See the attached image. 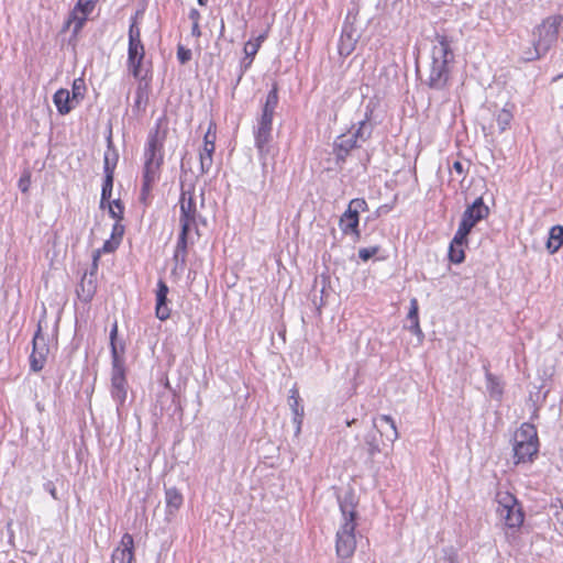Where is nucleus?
<instances>
[{
	"label": "nucleus",
	"instance_id": "obj_59",
	"mask_svg": "<svg viewBox=\"0 0 563 563\" xmlns=\"http://www.w3.org/2000/svg\"><path fill=\"white\" fill-rule=\"evenodd\" d=\"M197 1L202 7H205L207 4V2H208V0H197Z\"/></svg>",
	"mask_w": 563,
	"mask_h": 563
},
{
	"label": "nucleus",
	"instance_id": "obj_19",
	"mask_svg": "<svg viewBox=\"0 0 563 563\" xmlns=\"http://www.w3.org/2000/svg\"><path fill=\"white\" fill-rule=\"evenodd\" d=\"M54 104L59 114L65 115L69 113L77 104L71 100L70 92L67 89L60 88L53 96Z\"/></svg>",
	"mask_w": 563,
	"mask_h": 563
},
{
	"label": "nucleus",
	"instance_id": "obj_7",
	"mask_svg": "<svg viewBox=\"0 0 563 563\" xmlns=\"http://www.w3.org/2000/svg\"><path fill=\"white\" fill-rule=\"evenodd\" d=\"M111 397L117 402V410L124 405L128 395V382L125 377L124 357L113 349L111 371Z\"/></svg>",
	"mask_w": 563,
	"mask_h": 563
},
{
	"label": "nucleus",
	"instance_id": "obj_12",
	"mask_svg": "<svg viewBox=\"0 0 563 563\" xmlns=\"http://www.w3.org/2000/svg\"><path fill=\"white\" fill-rule=\"evenodd\" d=\"M96 272L97 269H95L92 266L89 273H85L77 288V295L79 299L86 303L92 300L97 290Z\"/></svg>",
	"mask_w": 563,
	"mask_h": 563
},
{
	"label": "nucleus",
	"instance_id": "obj_36",
	"mask_svg": "<svg viewBox=\"0 0 563 563\" xmlns=\"http://www.w3.org/2000/svg\"><path fill=\"white\" fill-rule=\"evenodd\" d=\"M212 155H213V153L209 152V150L199 152V162H200L199 175H205L210 172L212 164H213Z\"/></svg>",
	"mask_w": 563,
	"mask_h": 563
},
{
	"label": "nucleus",
	"instance_id": "obj_61",
	"mask_svg": "<svg viewBox=\"0 0 563 563\" xmlns=\"http://www.w3.org/2000/svg\"><path fill=\"white\" fill-rule=\"evenodd\" d=\"M538 417V410H534L533 412V416H532V419L537 418Z\"/></svg>",
	"mask_w": 563,
	"mask_h": 563
},
{
	"label": "nucleus",
	"instance_id": "obj_3",
	"mask_svg": "<svg viewBox=\"0 0 563 563\" xmlns=\"http://www.w3.org/2000/svg\"><path fill=\"white\" fill-rule=\"evenodd\" d=\"M338 500L344 522L336 532V553L340 558L347 559L352 556L356 547L354 534L356 527L354 495L347 492L343 496H339Z\"/></svg>",
	"mask_w": 563,
	"mask_h": 563
},
{
	"label": "nucleus",
	"instance_id": "obj_13",
	"mask_svg": "<svg viewBox=\"0 0 563 563\" xmlns=\"http://www.w3.org/2000/svg\"><path fill=\"white\" fill-rule=\"evenodd\" d=\"M355 147H357V140L352 133L339 135L333 144L336 162H345L349 153Z\"/></svg>",
	"mask_w": 563,
	"mask_h": 563
},
{
	"label": "nucleus",
	"instance_id": "obj_35",
	"mask_svg": "<svg viewBox=\"0 0 563 563\" xmlns=\"http://www.w3.org/2000/svg\"><path fill=\"white\" fill-rule=\"evenodd\" d=\"M110 214L115 220V222L112 227V232H111L110 239L115 240L120 243L122 240V236L124 234V225L121 223V221L123 220V213H110Z\"/></svg>",
	"mask_w": 563,
	"mask_h": 563
},
{
	"label": "nucleus",
	"instance_id": "obj_1",
	"mask_svg": "<svg viewBox=\"0 0 563 563\" xmlns=\"http://www.w3.org/2000/svg\"><path fill=\"white\" fill-rule=\"evenodd\" d=\"M451 44L446 35L435 34L431 48V63L423 80L430 89L443 90L449 84L451 63L454 60Z\"/></svg>",
	"mask_w": 563,
	"mask_h": 563
},
{
	"label": "nucleus",
	"instance_id": "obj_40",
	"mask_svg": "<svg viewBox=\"0 0 563 563\" xmlns=\"http://www.w3.org/2000/svg\"><path fill=\"white\" fill-rule=\"evenodd\" d=\"M264 35H260L254 42L249 41L244 45V53L246 58L253 59V57L257 54L262 42L264 41Z\"/></svg>",
	"mask_w": 563,
	"mask_h": 563
},
{
	"label": "nucleus",
	"instance_id": "obj_18",
	"mask_svg": "<svg viewBox=\"0 0 563 563\" xmlns=\"http://www.w3.org/2000/svg\"><path fill=\"white\" fill-rule=\"evenodd\" d=\"M113 188V176L112 175H106L104 180L102 184V191H101V199H100V208L104 210L108 208V211H113L112 205H114L120 210L123 208L120 205L119 199H114L113 201H110L111 194Z\"/></svg>",
	"mask_w": 563,
	"mask_h": 563
},
{
	"label": "nucleus",
	"instance_id": "obj_32",
	"mask_svg": "<svg viewBox=\"0 0 563 563\" xmlns=\"http://www.w3.org/2000/svg\"><path fill=\"white\" fill-rule=\"evenodd\" d=\"M86 86L82 78H77L73 82L71 87V100L75 102V104H79L80 101L85 97Z\"/></svg>",
	"mask_w": 563,
	"mask_h": 563
},
{
	"label": "nucleus",
	"instance_id": "obj_42",
	"mask_svg": "<svg viewBox=\"0 0 563 563\" xmlns=\"http://www.w3.org/2000/svg\"><path fill=\"white\" fill-rule=\"evenodd\" d=\"M187 255V236L179 235L174 257L176 261L185 262Z\"/></svg>",
	"mask_w": 563,
	"mask_h": 563
},
{
	"label": "nucleus",
	"instance_id": "obj_38",
	"mask_svg": "<svg viewBox=\"0 0 563 563\" xmlns=\"http://www.w3.org/2000/svg\"><path fill=\"white\" fill-rule=\"evenodd\" d=\"M148 99V85L140 82L135 91V108L140 109Z\"/></svg>",
	"mask_w": 563,
	"mask_h": 563
},
{
	"label": "nucleus",
	"instance_id": "obj_5",
	"mask_svg": "<svg viewBox=\"0 0 563 563\" xmlns=\"http://www.w3.org/2000/svg\"><path fill=\"white\" fill-rule=\"evenodd\" d=\"M165 139L166 131L161 130L159 124H156L155 129L150 131L144 151L143 174L161 175V166L164 161L163 147Z\"/></svg>",
	"mask_w": 563,
	"mask_h": 563
},
{
	"label": "nucleus",
	"instance_id": "obj_26",
	"mask_svg": "<svg viewBox=\"0 0 563 563\" xmlns=\"http://www.w3.org/2000/svg\"><path fill=\"white\" fill-rule=\"evenodd\" d=\"M165 500L169 512H174L183 505V495L175 487L167 488L165 492Z\"/></svg>",
	"mask_w": 563,
	"mask_h": 563
},
{
	"label": "nucleus",
	"instance_id": "obj_25",
	"mask_svg": "<svg viewBox=\"0 0 563 563\" xmlns=\"http://www.w3.org/2000/svg\"><path fill=\"white\" fill-rule=\"evenodd\" d=\"M486 369V388L490 395V397L495 399H500L504 393L503 385L499 378L493 375L487 368Z\"/></svg>",
	"mask_w": 563,
	"mask_h": 563
},
{
	"label": "nucleus",
	"instance_id": "obj_16",
	"mask_svg": "<svg viewBox=\"0 0 563 563\" xmlns=\"http://www.w3.org/2000/svg\"><path fill=\"white\" fill-rule=\"evenodd\" d=\"M158 179L159 176L143 174L141 190L139 195V201L142 203L143 208L151 206L153 200V188Z\"/></svg>",
	"mask_w": 563,
	"mask_h": 563
},
{
	"label": "nucleus",
	"instance_id": "obj_17",
	"mask_svg": "<svg viewBox=\"0 0 563 563\" xmlns=\"http://www.w3.org/2000/svg\"><path fill=\"white\" fill-rule=\"evenodd\" d=\"M278 89L274 85L272 90L267 93L265 102L263 104L262 114L257 119L258 121L273 122L275 110L278 106Z\"/></svg>",
	"mask_w": 563,
	"mask_h": 563
},
{
	"label": "nucleus",
	"instance_id": "obj_10",
	"mask_svg": "<svg viewBox=\"0 0 563 563\" xmlns=\"http://www.w3.org/2000/svg\"><path fill=\"white\" fill-rule=\"evenodd\" d=\"M487 214L488 213H464L454 235V244H467V235L476 223L485 219Z\"/></svg>",
	"mask_w": 563,
	"mask_h": 563
},
{
	"label": "nucleus",
	"instance_id": "obj_9",
	"mask_svg": "<svg viewBox=\"0 0 563 563\" xmlns=\"http://www.w3.org/2000/svg\"><path fill=\"white\" fill-rule=\"evenodd\" d=\"M273 122L258 121L254 128L255 147L261 159H266L271 154V143L273 140Z\"/></svg>",
	"mask_w": 563,
	"mask_h": 563
},
{
	"label": "nucleus",
	"instance_id": "obj_54",
	"mask_svg": "<svg viewBox=\"0 0 563 563\" xmlns=\"http://www.w3.org/2000/svg\"><path fill=\"white\" fill-rule=\"evenodd\" d=\"M409 331L416 335H423L422 330L420 328L419 319L415 321H410V325L408 327Z\"/></svg>",
	"mask_w": 563,
	"mask_h": 563
},
{
	"label": "nucleus",
	"instance_id": "obj_43",
	"mask_svg": "<svg viewBox=\"0 0 563 563\" xmlns=\"http://www.w3.org/2000/svg\"><path fill=\"white\" fill-rule=\"evenodd\" d=\"M365 443L367 446V453L371 457L380 452L379 444L375 434H367L365 438Z\"/></svg>",
	"mask_w": 563,
	"mask_h": 563
},
{
	"label": "nucleus",
	"instance_id": "obj_24",
	"mask_svg": "<svg viewBox=\"0 0 563 563\" xmlns=\"http://www.w3.org/2000/svg\"><path fill=\"white\" fill-rule=\"evenodd\" d=\"M563 245V227L554 225L551 228L549 232V239L547 243V249L551 254H554L560 250Z\"/></svg>",
	"mask_w": 563,
	"mask_h": 563
},
{
	"label": "nucleus",
	"instance_id": "obj_57",
	"mask_svg": "<svg viewBox=\"0 0 563 563\" xmlns=\"http://www.w3.org/2000/svg\"><path fill=\"white\" fill-rule=\"evenodd\" d=\"M252 60L253 59L250 58L247 62H243V64L241 65V73L239 75L238 81L241 80V78L244 75V73L246 71V69L251 66Z\"/></svg>",
	"mask_w": 563,
	"mask_h": 563
},
{
	"label": "nucleus",
	"instance_id": "obj_4",
	"mask_svg": "<svg viewBox=\"0 0 563 563\" xmlns=\"http://www.w3.org/2000/svg\"><path fill=\"white\" fill-rule=\"evenodd\" d=\"M515 464L532 462L539 452L537 429L532 423L523 422L514 438Z\"/></svg>",
	"mask_w": 563,
	"mask_h": 563
},
{
	"label": "nucleus",
	"instance_id": "obj_11",
	"mask_svg": "<svg viewBox=\"0 0 563 563\" xmlns=\"http://www.w3.org/2000/svg\"><path fill=\"white\" fill-rule=\"evenodd\" d=\"M145 49L142 41H129L128 48V66L133 77L139 78L141 74V65L144 59Z\"/></svg>",
	"mask_w": 563,
	"mask_h": 563
},
{
	"label": "nucleus",
	"instance_id": "obj_6",
	"mask_svg": "<svg viewBox=\"0 0 563 563\" xmlns=\"http://www.w3.org/2000/svg\"><path fill=\"white\" fill-rule=\"evenodd\" d=\"M498 504L497 512L508 528H519L525 519L523 511L517 498L508 492H498L496 495Z\"/></svg>",
	"mask_w": 563,
	"mask_h": 563
},
{
	"label": "nucleus",
	"instance_id": "obj_55",
	"mask_svg": "<svg viewBox=\"0 0 563 563\" xmlns=\"http://www.w3.org/2000/svg\"><path fill=\"white\" fill-rule=\"evenodd\" d=\"M444 563H457L456 553L452 550L445 552Z\"/></svg>",
	"mask_w": 563,
	"mask_h": 563
},
{
	"label": "nucleus",
	"instance_id": "obj_22",
	"mask_svg": "<svg viewBox=\"0 0 563 563\" xmlns=\"http://www.w3.org/2000/svg\"><path fill=\"white\" fill-rule=\"evenodd\" d=\"M379 421L387 426L386 430L383 427H378L376 424V420H374V427L377 428V431L384 435L388 441L395 442L399 438V433L395 423V420L388 415H382L379 417Z\"/></svg>",
	"mask_w": 563,
	"mask_h": 563
},
{
	"label": "nucleus",
	"instance_id": "obj_31",
	"mask_svg": "<svg viewBox=\"0 0 563 563\" xmlns=\"http://www.w3.org/2000/svg\"><path fill=\"white\" fill-rule=\"evenodd\" d=\"M464 245L454 244V238L452 239L449 247V258L452 263L460 264L465 260Z\"/></svg>",
	"mask_w": 563,
	"mask_h": 563
},
{
	"label": "nucleus",
	"instance_id": "obj_53",
	"mask_svg": "<svg viewBox=\"0 0 563 563\" xmlns=\"http://www.w3.org/2000/svg\"><path fill=\"white\" fill-rule=\"evenodd\" d=\"M30 184H31L30 175L25 174L19 180V188L21 189V191L25 192L29 189Z\"/></svg>",
	"mask_w": 563,
	"mask_h": 563
},
{
	"label": "nucleus",
	"instance_id": "obj_20",
	"mask_svg": "<svg viewBox=\"0 0 563 563\" xmlns=\"http://www.w3.org/2000/svg\"><path fill=\"white\" fill-rule=\"evenodd\" d=\"M301 399L299 396L298 388L294 386L289 390L288 405L294 413V422L297 424V430H300V426L303 418V406L300 404Z\"/></svg>",
	"mask_w": 563,
	"mask_h": 563
},
{
	"label": "nucleus",
	"instance_id": "obj_46",
	"mask_svg": "<svg viewBox=\"0 0 563 563\" xmlns=\"http://www.w3.org/2000/svg\"><path fill=\"white\" fill-rule=\"evenodd\" d=\"M214 141H216V135L212 134L210 129H209L207 131V133L205 134L203 146H202V148L200 151L209 150V152L214 153V148H216Z\"/></svg>",
	"mask_w": 563,
	"mask_h": 563
},
{
	"label": "nucleus",
	"instance_id": "obj_45",
	"mask_svg": "<svg viewBox=\"0 0 563 563\" xmlns=\"http://www.w3.org/2000/svg\"><path fill=\"white\" fill-rule=\"evenodd\" d=\"M129 41H142L141 40V30L136 23V19L132 18L129 26Z\"/></svg>",
	"mask_w": 563,
	"mask_h": 563
},
{
	"label": "nucleus",
	"instance_id": "obj_41",
	"mask_svg": "<svg viewBox=\"0 0 563 563\" xmlns=\"http://www.w3.org/2000/svg\"><path fill=\"white\" fill-rule=\"evenodd\" d=\"M97 2L98 0H78L73 10L90 15Z\"/></svg>",
	"mask_w": 563,
	"mask_h": 563
},
{
	"label": "nucleus",
	"instance_id": "obj_15",
	"mask_svg": "<svg viewBox=\"0 0 563 563\" xmlns=\"http://www.w3.org/2000/svg\"><path fill=\"white\" fill-rule=\"evenodd\" d=\"M167 295H168V286L163 279H159L157 283V290H156V308L155 313L156 317L165 321L170 316V310L167 307Z\"/></svg>",
	"mask_w": 563,
	"mask_h": 563
},
{
	"label": "nucleus",
	"instance_id": "obj_48",
	"mask_svg": "<svg viewBox=\"0 0 563 563\" xmlns=\"http://www.w3.org/2000/svg\"><path fill=\"white\" fill-rule=\"evenodd\" d=\"M177 58L180 64H186L191 59V51L179 45L177 48Z\"/></svg>",
	"mask_w": 563,
	"mask_h": 563
},
{
	"label": "nucleus",
	"instance_id": "obj_30",
	"mask_svg": "<svg viewBox=\"0 0 563 563\" xmlns=\"http://www.w3.org/2000/svg\"><path fill=\"white\" fill-rule=\"evenodd\" d=\"M119 244L120 243L118 241L109 239L103 243V246L101 249L96 250L92 255L93 268L95 269L98 268V261L100 258L101 253L114 252L118 249Z\"/></svg>",
	"mask_w": 563,
	"mask_h": 563
},
{
	"label": "nucleus",
	"instance_id": "obj_28",
	"mask_svg": "<svg viewBox=\"0 0 563 563\" xmlns=\"http://www.w3.org/2000/svg\"><path fill=\"white\" fill-rule=\"evenodd\" d=\"M373 132V124L368 121V114H366V118L358 122L357 130L352 133L355 139L361 142H365L368 140Z\"/></svg>",
	"mask_w": 563,
	"mask_h": 563
},
{
	"label": "nucleus",
	"instance_id": "obj_51",
	"mask_svg": "<svg viewBox=\"0 0 563 563\" xmlns=\"http://www.w3.org/2000/svg\"><path fill=\"white\" fill-rule=\"evenodd\" d=\"M134 548V541L133 537L130 533H124L121 539V545L117 549H128L130 551H133Z\"/></svg>",
	"mask_w": 563,
	"mask_h": 563
},
{
	"label": "nucleus",
	"instance_id": "obj_56",
	"mask_svg": "<svg viewBox=\"0 0 563 563\" xmlns=\"http://www.w3.org/2000/svg\"><path fill=\"white\" fill-rule=\"evenodd\" d=\"M189 19L192 21V23H199L200 13L197 9H191L189 11Z\"/></svg>",
	"mask_w": 563,
	"mask_h": 563
},
{
	"label": "nucleus",
	"instance_id": "obj_33",
	"mask_svg": "<svg viewBox=\"0 0 563 563\" xmlns=\"http://www.w3.org/2000/svg\"><path fill=\"white\" fill-rule=\"evenodd\" d=\"M134 552L128 549H114L111 555V563H132Z\"/></svg>",
	"mask_w": 563,
	"mask_h": 563
},
{
	"label": "nucleus",
	"instance_id": "obj_60",
	"mask_svg": "<svg viewBox=\"0 0 563 563\" xmlns=\"http://www.w3.org/2000/svg\"><path fill=\"white\" fill-rule=\"evenodd\" d=\"M51 494H52V496H53L55 499L57 498V497H56V493H55V488H53V489L51 490Z\"/></svg>",
	"mask_w": 563,
	"mask_h": 563
},
{
	"label": "nucleus",
	"instance_id": "obj_49",
	"mask_svg": "<svg viewBox=\"0 0 563 563\" xmlns=\"http://www.w3.org/2000/svg\"><path fill=\"white\" fill-rule=\"evenodd\" d=\"M366 202L364 199H353L350 201L346 211H364Z\"/></svg>",
	"mask_w": 563,
	"mask_h": 563
},
{
	"label": "nucleus",
	"instance_id": "obj_50",
	"mask_svg": "<svg viewBox=\"0 0 563 563\" xmlns=\"http://www.w3.org/2000/svg\"><path fill=\"white\" fill-rule=\"evenodd\" d=\"M378 252V246L364 247L358 251V256L363 261H368Z\"/></svg>",
	"mask_w": 563,
	"mask_h": 563
},
{
	"label": "nucleus",
	"instance_id": "obj_34",
	"mask_svg": "<svg viewBox=\"0 0 563 563\" xmlns=\"http://www.w3.org/2000/svg\"><path fill=\"white\" fill-rule=\"evenodd\" d=\"M511 120H512V112L510 110L503 108L501 110H499L497 112L496 122H497L500 133L506 131L509 128Z\"/></svg>",
	"mask_w": 563,
	"mask_h": 563
},
{
	"label": "nucleus",
	"instance_id": "obj_2",
	"mask_svg": "<svg viewBox=\"0 0 563 563\" xmlns=\"http://www.w3.org/2000/svg\"><path fill=\"white\" fill-rule=\"evenodd\" d=\"M563 25V15L554 14L545 18L532 31V46L522 52L525 62H532L544 56L558 41L559 30Z\"/></svg>",
	"mask_w": 563,
	"mask_h": 563
},
{
	"label": "nucleus",
	"instance_id": "obj_62",
	"mask_svg": "<svg viewBox=\"0 0 563 563\" xmlns=\"http://www.w3.org/2000/svg\"><path fill=\"white\" fill-rule=\"evenodd\" d=\"M355 421H356V420H355V419H353L352 421H347V422H346V424H347V426H351V424H352V423H354Z\"/></svg>",
	"mask_w": 563,
	"mask_h": 563
},
{
	"label": "nucleus",
	"instance_id": "obj_21",
	"mask_svg": "<svg viewBox=\"0 0 563 563\" xmlns=\"http://www.w3.org/2000/svg\"><path fill=\"white\" fill-rule=\"evenodd\" d=\"M357 38L351 27H344L341 33L338 49L341 56H349L355 48Z\"/></svg>",
	"mask_w": 563,
	"mask_h": 563
},
{
	"label": "nucleus",
	"instance_id": "obj_23",
	"mask_svg": "<svg viewBox=\"0 0 563 563\" xmlns=\"http://www.w3.org/2000/svg\"><path fill=\"white\" fill-rule=\"evenodd\" d=\"M339 225L344 234H353L356 239L360 238L358 213H342Z\"/></svg>",
	"mask_w": 563,
	"mask_h": 563
},
{
	"label": "nucleus",
	"instance_id": "obj_58",
	"mask_svg": "<svg viewBox=\"0 0 563 563\" xmlns=\"http://www.w3.org/2000/svg\"><path fill=\"white\" fill-rule=\"evenodd\" d=\"M191 34L197 37L200 36L201 32H200L199 23H192Z\"/></svg>",
	"mask_w": 563,
	"mask_h": 563
},
{
	"label": "nucleus",
	"instance_id": "obj_39",
	"mask_svg": "<svg viewBox=\"0 0 563 563\" xmlns=\"http://www.w3.org/2000/svg\"><path fill=\"white\" fill-rule=\"evenodd\" d=\"M117 162H118V154L115 152H113V153L106 152L104 153V158H103L104 176L106 175L113 176L114 168L117 166Z\"/></svg>",
	"mask_w": 563,
	"mask_h": 563
},
{
	"label": "nucleus",
	"instance_id": "obj_44",
	"mask_svg": "<svg viewBox=\"0 0 563 563\" xmlns=\"http://www.w3.org/2000/svg\"><path fill=\"white\" fill-rule=\"evenodd\" d=\"M465 211H489V207L484 202L483 197H476L467 206Z\"/></svg>",
	"mask_w": 563,
	"mask_h": 563
},
{
	"label": "nucleus",
	"instance_id": "obj_47",
	"mask_svg": "<svg viewBox=\"0 0 563 563\" xmlns=\"http://www.w3.org/2000/svg\"><path fill=\"white\" fill-rule=\"evenodd\" d=\"M418 311H419L418 300H417V298H411L410 307H409V311H408V316H407L408 320L415 321V320L419 319Z\"/></svg>",
	"mask_w": 563,
	"mask_h": 563
},
{
	"label": "nucleus",
	"instance_id": "obj_29",
	"mask_svg": "<svg viewBox=\"0 0 563 563\" xmlns=\"http://www.w3.org/2000/svg\"><path fill=\"white\" fill-rule=\"evenodd\" d=\"M471 163L468 161H454L452 165L449 166L450 174L453 177L454 174L457 176V180L462 181L470 169Z\"/></svg>",
	"mask_w": 563,
	"mask_h": 563
},
{
	"label": "nucleus",
	"instance_id": "obj_8",
	"mask_svg": "<svg viewBox=\"0 0 563 563\" xmlns=\"http://www.w3.org/2000/svg\"><path fill=\"white\" fill-rule=\"evenodd\" d=\"M32 345L33 349L30 355V367L33 372L37 373L44 368L49 352L47 340L42 333L41 322L37 324V330L34 333Z\"/></svg>",
	"mask_w": 563,
	"mask_h": 563
},
{
	"label": "nucleus",
	"instance_id": "obj_37",
	"mask_svg": "<svg viewBox=\"0 0 563 563\" xmlns=\"http://www.w3.org/2000/svg\"><path fill=\"white\" fill-rule=\"evenodd\" d=\"M196 214L197 213H181L180 224L181 230L179 235L187 236L192 227L196 225Z\"/></svg>",
	"mask_w": 563,
	"mask_h": 563
},
{
	"label": "nucleus",
	"instance_id": "obj_27",
	"mask_svg": "<svg viewBox=\"0 0 563 563\" xmlns=\"http://www.w3.org/2000/svg\"><path fill=\"white\" fill-rule=\"evenodd\" d=\"M88 16L87 14L76 12V10H71L66 21V26L69 27L73 25L74 34H78L82 30Z\"/></svg>",
	"mask_w": 563,
	"mask_h": 563
},
{
	"label": "nucleus",
	"instance_id": "obj_14",
	"mask_svg": "<svg viewBox=\"0 0 563 563\" xmlns=\"http://www.w3.org/2000/svg\"><path fill=\"white\" fill-rule=\"evenodd\" d=\"M179 207L180 211H198V208L206 209L203 192L201 191L197 195L194 189L183 188Z\"/></svg>",
	"mask_w": 563,
	"mask_h": 563
},
{
	"label": "nucleus",
	"instance_id": "obj_52",
	"mask_svg": "<svg viewBox=\"0 0 563 563\" xmlns=\"http://www.w3.org/2000/svg\"><path fill=\"white\" fill-rule=\"evenodd\" d=\"M117 334H118V325H117V323H114L111 329V332H110V345H111V358L112 360H113V349L115 350V352L119 353L118 346L115 344Z\"/></svg>",
	"mask_w": 563,
	"mask_h": 563
}]
</instances>
